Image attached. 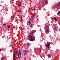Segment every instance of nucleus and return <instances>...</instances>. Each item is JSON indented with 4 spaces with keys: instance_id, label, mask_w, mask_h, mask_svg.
<instances>
[{
    "instance_id": "f257e3e1",
    "label": "nucleus",
    "mask_w": 60,
    "mask_h": 60,
    "mask_svg": "<svg viewBox=\"0 0 60 60\" xmlns=\"http://www.w3.org/2000/svg\"><path fill=\"white\" fill-rule=\"evenodd\" d=\"M34 34V32L33 31H32L30 32V35H29L28 37V39L29 41H34L35 38H34L32 36V35L33 34Z\"/></svg>"
},
{
    "instance_id": "f03ea898",
    "label": "nucleus",
    "mask_w": 60,
    "mask_h": 60,
    "mask_svg": "<svg viewBox=\"0 0 60 60\" xmlns=\"http://www.w3.org/2000/svg\"><path fill=\"white\" fill-rule=\"evenodd\" d=\"M21 56V52L20 50H19V51L18 54V57L19 58H20V56Z\"/></svg>"
},
{
    "instance_id": "7ed1b4c3",
    "label": "nucleus",
    "mask_w": 60,
    "mask_h": 60,
    "mask_svg": "<svg viewBox=\"0 0 60 60\" xmlns=\"http://www.w3.org/2000/svg\"><path fill=\"white\" fill-rule=\"evenodd\" d=\"M15 57H16V56L15 55V52H14L13 55V60H15Z\"/></svg>"
},
{
    "instance_id": "20e7f679",
    "label": "nucleus",
    "mask_w": 60,
    "mask_h": 60,
    "mask_svg": "<svg viewBox=\"0 0 60 60\" xmlns=\"http://www.w3.org/2000/svg\"><path fill=\"white\" fill-rule=\"evenodd\" d=\"M46 31V33L47 34H48L49 33V29H47V30H45Z\"/></svg>"
},
{
    "instance_id": "39448f33",
    "label": "nucleus",
    "mask_w": 60,
    "mask_h": 60,
    "mask_svg": "<svg viewBox=\"0 0 60 60\" xmlns=\"http://www.w3.org/2000/svg\"><path fill=\"white\" fill-rule=\"evenodd\" d=\"M56 7H59L60 6V1L57 4H56Z\"/></svg>"
},
{
    "instance_id": "423d86ee",
    "label": "nucleus",
    "mask_w": 60,
    "mask_h": 60,
    "mask_svg": "<svg viewBox=\"0 0 60 60\" xmlns=\"http://www.w3.org/2000/svg\"><path fill=\"white\" fill-rule=\"evenodd\" d=\"M49 45H50V44L49 43V44H46V46H47V48H49Z\"/></svg>"
},
{
    "instance_id": "0eeeda50",
    "label": "nucleus",
    "mask_w": 60,
    "mask_h": 60,
    "mask_svg": "<svg viewBox=\"0 0 60 60\" xmlns=\"http://www.w3.org/2000/svg\"><path fill=\"white\" fill-rule=\"evenodd\" d=\"M21 2H20L19 3V4H18V6L19 7V6H20L21 5Z\"/></svg>"
},
{
    "instance_id": "6e6552de",
    "label": "nucleus",
    "mask_w": 60,
    "mask_h": 60,
    "mask_svg": "<svg viewBox=\"0 0 60 60\" xmlns=\"http://www.w3.org/2000/svg\"><path fill=\"white\" fill-rule=\"evenodd\" d=\"M7 27H8V29H9L10 28H11V26H10V25H7Z\"/></svg>"
},
{
    "instance_id": "1a4fd4ad",
    "label": "nucleus",
    "mask_w": 60,
    "mask_h": 60,
    "mask_svg": "<svg viewBox=\"0 0 60 60\" xmlns=\"http://www.w3.org/2000/svg\"><path fill=\"white\" fill-rule=\"evenodd\" d=\"M46 0V1H45L46 2H45V3L46 4H48V1L47 0Z\"/></svg>"
},
{
    "instance_id": "9d476101",
    "label": "nucleus",
    "mask_w": 60,
    "mask_h": 60,
    "mask_svg": "<svg viewBox=\"0 0 60 60\" xmlns=\"http://www.w3.org/2000/svg\"><path fill=\"white\" fill-rule=\"evenodd\" d=\"M48 57L49 58H50V57H51V55H50V54L49 53V54L48 55Z\"/></svg>"
},
{
    "instance_id": "9b49d317",
    "label": "nucleus",
    "mask_w": 60,
    "mask_h": 60,
    "mask_svg": "<svg viewBox=\"0 0 60 60\" xmlns=\"http://www.w3.org/2000/svg\"><path fill=\"white\" fill-rule=\"evenodd\" d=\"M26 51L25 50L24 51V54L25 55H26Z\"/></svg>"
},
{
    "instance_id": "f8f14e48",
    "label": "nucleus",
    "mask_w": 60,
    "mask_h": 60,
    "mask_svg": "<svg viewBox=\"0 0 60 60\" xmlns=\"http://www.w3.org/2000/svg\"><path fill=\"white\" fill-rule=\"evenodd\" d=\"M33 26H34V25H33V24H31L30 25V27H31V28H32V27H33Z\"/></svg>"
},
{
    "instance_id": "ddd939ff",
    "label": "nucleus",
    "mask_w": 60,
    "mask_h": 60,
    "mask_svg": "<svg viewBox=\"0 0 60 60\" xmlns=\"http://www.w3.org/2000/svg\"><path fill=\"white\" fill-rule=\"evenodd\" d=\"M35 16V14H34V15H33V16H32V17H31V19H33L34 16Z\"/></svg>"
},
{
    "instance_id": "4468645a",
    "label": "nucleus",
    "mask_w": 60,
    "mask_h": 60,
    "mask_svg": "<svg viewBox=\"0 0 60 60\" xmlns=\"http://www.w3.org/2000/svg\"><path fill=\"white\" fill-rule=\"evenodd\" d=\"M31 19H31L30 20V21H31V22H32V21H33V20H34V19H33V18H31Z\"/></svg>"
},
{
    "instance_id": "2eb2a0df",
    "label": "nucleus",
    "mask_w": 60,
    "mask_h": 60,
    "mask_svg": "<svg viewBox=\"0 0 60 60\" xmlns=\"http://www.w3.org/2000/svg\"><path fill=\"white\" fill-rule=\"evenodd\" d=\"M53 19L54 20H55V21H56L57 20V19L55 17H54L53 18Z\"/></svg>"
},
{
    "instance_id": "dca6fc26",
    "label": "nucleus",
    "mask_w": 60,
    "mask_h": 60,
    "mask_svg": "<svg viewBox=\"0 0 60 60\" xmlns=\"http://www.w3.org/2000/svg\"><path fill=\"white\" fill-rule=\"evenodd\" d=\"M21 19L22 23V16H21Z\"/></svg>"
},
{
    "instance_id": "f3484780",
    "label": "nucleus",
    "mask_w": 60,
    "mask_h": 60,
    "mask_svg": "<svg viewBox=\"0 0 60 60\" xmlns=\"http://www.w3.org/2000/svg\"><path fill=\"white\" fill-rule=\"evenodd\" d=\"M60 11H59L58 12V13H57V15H58V14H60Z\"/></svg>"
},
{
    "instance_id": "a211bd4d",
    "label": "nucleus",
    "mask_w": 60,
    "mask_h": 60,
    "mask_svg": "<svg viewBox=\"0 0 60 60\" xmlns=\"http://www.w3.org/2000/svg\"><path fill=\"white\" fill-rule=\"evenodd\" d=\"M28 22H28L29 24H31V22H30V21H28Z\"/></svg>"
},
{
    "instance_id": "6ab92c4d",
    "label": "nucleus",
    "mask_w": 60,
    "mask_h": 60,
    "mask_svg": "<svg viewBox=\"0 0 60 60\" xmlns=\"http://www.w3.org/2000/svg\"><path fill=\"white\" fill-rule=\"evenodd\" d=\"M26 44L27 45V46L28 47V45H29V43H26Z\"/></svg>"
},
{
    "instance_id": "aec40b11",
    "label": "nucleus",
    "mask_w": 60,
    "mask_h": 60,
    "mask_svg": "<svg viewBox=\"0 0 60 60\" xmlns=\"http://www.w3.org/2000/svg\"><path fill=\"white\" fill-rule=\"evenodd\" d=\"M4 57H2L1 58V60H4Z\"/></svg>"
},
{
    "instance_id": "412c9836",
    "label": "nucleus",
    "mask_w": 60,
    "mask_h": 60,
    "mask_svg": "<svg viewBox=\"0 0 60 60\" xmlns=\"http://www.w3.org/2000/svg\"><path fill=\"white\" fill-rule=\"evenodd\" d=\"M33 8L35 10H36H36H37V9H36V8Z\"/></svg>"
},
{
    "instance_id": "4be33fe9",
    "label": "nucleus",
    "mask_w": 60,
    "mask_h": 60,
    "mask_svg": "<svg viewBox=\"0 0 60 60\" xmlns=\"http://www.w3.org/2000/svg\"><path fill=\"white\" fill-rule=\"evenodd\" d=\"M3 25L4 26H6V24H3Z\"/></svg>"
},
{
    "instance_id": "5701e85b",
    "label": "nucleus",
    "mask_w": 60,
    "mask_h": 60,
    "mask_svg": "<svg viewBox=\"0 0 60 60\" xmlns=\"http://www.w3.org/2000/svg\"><path fill=\"white\" fill-rule=\"evenodd\" d=\"M16 54H18V52L16 51Z\"/></svg>"
},
{
    "instance_id": "b1692460",
    "label": "nucleus",
    "mask_w": 60,
    "mask_h": 60,
    "mask_svg": "<svg viewBox=\"0 0 60 60\" xmlns=\"http://www.w3.org/2000/svg\"><path fill=\"white\" fill-rule=\"evenodd\" d=\"M49 26H48L47 27V29H49Z\"/></svg>"
},
{
    "instance_id": "393cba45",
    "label": "nucleus",
    "mask_w": 60,
    "mask_h": 60,
    "mask_svg": "<svg viewBox=\"0 0 60 60\" xmlns=\"http://www.w3.org/2000/svg\"><path fill=\"white\" fill-rule=\"evenodd\" d=\"M13 16H11V18H13Z\"/></svg>"
},
{
    "instance_id": "a878e982",
    "label": "nucleus",
    "mask_w": 60,
    "mask_h": 60,
    "mask_svg": "<svg viewBox=\"0 0 60 60\" xmlns=\"http://www.w3.org/2000/svg\"><path fill=\"white\" fill-rule=\"evenodd\" d=\"M28 46H27V47L26 48V49H28Z\"/></svg>"
},
{
    "instance_id": "bb28decb",
    "label": "nucleus",
    "mask_w": 60,
    "mask_h": 60,
    "mask_svg": "<svg viewBox=\"0 0 60 60\" xmlns=\"http://www.w3.org/2000/svg\"><path fill=\"white\" fill-rule=\"evenodd\" d=\"M56 30V28H54V30Z\"/></svg>"
},
{
    "instance_id": "cd10ccee",
    "label": "nucleus",
    "mask_w": 60,
    "mask_h": 60,
    "mask_svg": "<svg viewBox=\"0 0 60 60\" xmlns=\"http://www.w3.org/2000/svg\"><path fill=\"white\" fill-rule=\"evenodd\" d=\"M2 50H4V49L3 48L2 49Z\"/></svg>"
},
{
    "instance_id": "c85d7f7f",
    "label": "nucleus",
    "mask_w": 60,
    "mask_h": 60,
    "mask_svg": "<svg viewBox=\"0 0 60 60\" xmlns=\"http://www.w3.org/2000/svg\"><path fill=\"white\" fill-rule=\"evenodd\" d=\"M41 52V51L40 50L39 51V53H40V52Z\"/></svg>"
},
{
    "instance_id": "c756f323",
    "label": "nucleus",
    "mask_w": 60,
    "mask_h": 60,
    "mask_svg": "<svg viewBox=\"0 0 60 60\" xmlns=\"http://www.w3.org/2000/svg\"><path fill=\"white\" fill-rule=\"evenodd\" d=\"M19 10L20 11H21V9L20 8H19Z\"/></svg>"
},
{
    "instance_id": "7c9ffc66",
    "label": "nucleus",
    "mask_w": 60,
    "mask_h": 60,
    "mask_svg": "<svg viewBox=\"0 0 60 60\" xmlns=\"http://www.w3.org/2000/svg\"><path fill=\"white\" fill-rule=\"evenodd\" d=\"M2 50V49H0V51H1Z\"/></svg>"
},
{
    "instance_id": "2f4dec72",
    "label": "nucleus",
    "mask_w": 60,
    "mask_h": 60,
    "mask_svg": "<svg viewBox=\"0 0 60 60\" xmlns=\"http://www.w3.org/2000/svg\"><path fill=\"white\" fill-rule=\"evenodd\" d=\"M47 44H49V42H47Z\"/></svg>"
},
{
    "instance_id": "473e14b6",
    "label": "nucleus",
    "mask_w": 60,
    "mask_h": 60,
    "mask_svg": "<svg viewBox=\"0 0 60 60\" xmlns=\"http://www.w3.org/2000/svg\"><path fill=\"white\" fill-rule=\"evenodd\" d=\"M56 31H57V30H55Z\"/></svg>"
},
{
    "instance_id": "72a5a7b5",
    "label": "nucleus",
    "mask_w": 60,
    "mask_h": 60,
    "mask_svg": "<svg viewBox=\"0 0 60 60\" xmlns=\"http://www.w3.org/2000/svg\"><path fill=\"white\" fill-rule=\"evenodd\" d=\"M39 49H40V50H41V49L40 48H39Z\"/></svg>"
},
{
    "instance_id": "f704fd0d",
    "label": "nucleus",
    "mask_w": 60,
    "mask_h": 60,
    "mask_svg": "<svg viewBox=\"0 0 60 60\" xmlns=\"http://www.w3.org/2000/svg\"><path fill=\"white\" fill-rule=\"evenodd\" d=\"M19 12H21V11H20Z\"/></svg>"
},
{
    "instance_id": "c9c22d12",
    "label": "nucleus",
    "mask_w": 60,
    "mask_h": 60,
    "mask_svg": "<svg viewBox=\"0 0 60 60\" xmlns=\"http://www.w3.org/2000/svg\"><path fill=\"white\" fill-rule=\"evenodd\" d=\"M24 29L23 28V30H24Z\"/></svg>"
},
{
    "instance_id": "e433bc0d",
    "label": "nucleus",
    "mask_w": 60,
    "mask_h": 60,
    "mask_svg": "<svg viewBox=\"0 0 60 60\" xmlns=\"http://www.w3.org/2000/svg\"><path fill=\"white\" fill-rule=\"evenodd\" d=\"M28 25H30V24H29Z\"/></svg>"
},
{
    "instance_id": "4c0bfd02",
    "label": "nucleus",
    "mask_w": 60,
    "mask_h": 60,
    "mask_svg": "<svg viewBox=\"0 0 60 60\" xmlns=\"http://www.w3.org/2000/svg\"><path fill=\"white\" fill-rule=\"evenodd\" d=\"M56 26V25L54 26Z\"/></svg>"
},
{
    "instance_id": "58836bf2",
    "label": "nucleus",
    "mask_w": 60,
    "mask_h": 60,
    "mask_svg": "<svg viewBox=\"0 0 60 60\" xmlns=\"http://www.w3.org/2000/svg\"><path fill=\"white\" fill-rule=\"evenodd\" d=\"M48 50H49V49H48Z\"/></svg>"
},
{
    "instance_id": "ea45409f",
    "label": "nucleus",
    "mask_w": 60,
    "mask_h": 60,
    "mask_svg": "<svg viewBox=\"0 0 60 60\" xmlns=\"http://www.w3.org/2000/svg\"><path fill=\"white\" fill-rule=\"evenodd\" d=\"M37 17H38V16H37Z\"/></svg>"
}]
</instances>
